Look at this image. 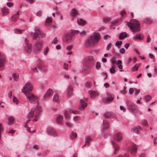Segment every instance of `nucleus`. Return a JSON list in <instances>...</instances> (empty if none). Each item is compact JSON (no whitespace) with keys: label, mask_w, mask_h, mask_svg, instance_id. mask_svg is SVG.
Here are the masks:
<instances>
[{"label":"nucleus","mask_w":157,"mask_h":157,"mask_svg":"<svg viewBox=\"0 0 157 157\" xmlns=\"http://www.w3.org/2000/svg\"><path fill=\"white\" fill-rule=\"evenodd\" d=\"M111 143H112L113 146L114 147V149H115V151L114 152V153L115 154H116V151H117L119 148V146L117 144L115 143L114 142V141H112Z\"/></svg>","instance_id":"nucleus-21"},{"label":"nucleus","mask_w":157,"mask_h":157,"mask_svg":"<svg viewBox=\"0 0 157 157\" xmlns=\"http://www.w3.org/2000/svg\"><path fill=\"white\" fill-rule=\"evenodd\" d=\"M72 86H70L68 87L67 90V94L68 96H70L72 94Z\"/></svg>","instance_id":"nucleus-38"},{"label":"nucleus","mask_w":157,"mask_h":157,"mask_svg":"<svg viewBox=\"0 0 157 157\" xmlns=\"http://www.w3.org/2000/svg\"><path fill=\"white\" fill-rule=\"evenodd\" d=\"M90 94L91 97H96L98 95V93L97 92L94 91H91Z\"/></svg>","instance_id":"nucleus-28"},{"label":"nucleus","mask_w":157,"mask_h":157,"mask_svg":"<svg viewBox=\"0 0 157 157\" xmlns=\"http://www.w3.org/2000/svg\"><path fill=\"white\" fill-rule=\"evenodd\" d=\"M68 64L66 63H64V68L66 70H68Z\"/></svg>","instance_id":"nucleus-58"},{"label":"nucleus","mask_w":157,"mask_h":157,"mask_svg":"<svg viewBox=\"0 0 157 157\" xmlns=\"http://www.w3.org/2000/svg\"><path fill=\"white\" fill-rule=\"evenodd\" d=\"M25 50L28 53H30L32 51V45L30 44H28L25 47Z\"/></svg>","instance_id":"nucleus-15"},{"label":"nucleus","mask_w":157,"mask_h":157,"mask_svg":"<svg viewBox=\"0 0 157 157\" xmlns=\"http://www.w3.org/2000/svg\"><path fill=\"white\" fill-rule=\"evenodd\" d=\"M35 32L31 33V36L34 39L37 37L39 38L45 37V35L41 32L37 27H36L34 29Z\"/></svg>","instance_id":"nucleus-4"},{"label":"nucleus","mask_w":157,"mask_h":157,"mask_svg":"<svg viewBox=\"0 0 157 157\" xmlns=\"http://www.w3.org/2000/svg\"><path fill=\"white\" fill-rule=\"evenodd\" d=\"M77 135L76 133L72 132L70 136V138L71 139H75L77 136Z\"/></svg>","instance_id":"nucleus-34"},{"label":"nucleus","mask_w":157,"mask_h":157,"mask_svg":"<svg viewBox=\"0 0 157 157\" xmlns=\"http://www.w3.org/2000/svg\"><path fill=\"white\" fill-rule=\"evenodd\" d=\"M149 58H150L151 59H153V61H155V60L154 59V57L153 55L151 54H149Z\"/></svg>","instance_id":"nucleus-60"},{"label":"nucleus","mask_w":157,"mask_h":157,"mask_svg":"<svg viewBox=\"0 0 157 157\" xmlns=\"http://www.w3.org/2000/svg\"><path fill=\"white\" fill-rule=\"evenodd\" d=\"M48 130L49 134L52 135H56L55 132L52 128H49Z\"/></svg>","instance_id":"nucleus-29"},{"label":"nucleus","mask_w":157,"mask_h":157,"mask_svg":"<svg viewBox=\"0 0 157 157\" xmlns=\"http://www.w3.org/2000/svg\"><path fill=\"white\" fill-rule=\"evenodd\" d=\"M13 102L15 103L16 104H18L19 102V101L17 98L15 97H14L13 98Z\"/></svg>","instance_id":"nucleus-44"},{"label":"nucleus","mask_w":157,"mask_h":157,"mask_svg":"<svg viewBox=\"0 0 157 157\" xmlns=\"http://www.w3.org/2000/svg\"><path fill=\"white\" fill-rule=\"evenodd\" d=\"M53 100L54 101L59 103V98L58 95L57 94H55L54 96Z\"/></svg>","instance_id":"nucleus-27"},{"label":"nucleus","mask_w":157,"mask_h":157,"mask_svg":"<svg viewBox=\"0 0 157 157\" xmlns=\"http://www.w3.org/2000/svg\"><path fill=\"white\" fill-rule=\"evenodd\" d=\"M141 124L142 125L144 126H146L148 125L147 121V120L145 119L141 121Z\"/></svg>","instance_id":"nucleus-42"},{"label":"nucleus","mask_w":157,"mask_h":157,"mask_svg":"<svg viewBox=\"0 0 157 157\" xmlns=\"http://www.w3.org/2000/svg\"><path fill=\"white\" fill-rule=\"evenodd\" d=\"M41 12L40 11H39L36 12V14L38 16H40L41 14Z\"/></svg>","instance_id":"nucleus-64"},{"label":"nucleus","mask_w":157,"mask_h":157,"mask_svg":"<svg viewBox=\"0 0 157 157\" xmlns=\"http://www.w3.org/2000/svg\"><path fill=\"white\" fill-rule=\"evenodd\" d=\"M14 118L12 116H10L8 118V124L9 125L12 124L14 121Z\"/></svg>","instance_id":"nucleus-30"},{"label":"nucleus","mask_w":157,"mask_h":157,"mask_svg":"<svg viewBox=\"0 0 157 157\" xmlns=\"http://www.w3.org/2000/svg\"><path fill=\"white\" fill-rule=\"evenodd\" d=\"M143 38V36L141 33H138L136 35L134 38V39L135 40L139 39L142 40Z\"/></svg>","instance_id":"nucleus-20"},{"label":"nucleus","mask_w":157,"mask_h":157,"mask_svg":"<svg viewBox=\"0 0 157 157\" xmlns=\"http://www.w3.org/2000/svg\"><path fill=\"white\" fill-rule=\"evenodd\" d=\"M114 98L113 95L110 94L109 95V97L104 98L103 99L104 102L105 103H109L112 101Z\"/></svg>","instance_id":"nucleus-13"},{"label":"nucleus","mask_w":157,"mask_h":157,"mask_svg":"<svg viewBox=\"0 0 157 157\" xmlns=\"http://www.w3.org/2000/svg\"><path fill=\"white\" fill-rule=\"evenodd\" d=\"M122 139V136L121 133H117L115 134L113 136L114 140L117 142H120Z\"/></svg>","instance_id":"nucleus-10"},{"label":"nucleus","mask_w":157,"mask_h":157,"mask_svg":"<svg viewBox=\"0 0 157 157\" xmlns=\"http://www.w3.org/2000/svg\"><path fill=\"white\" fill-rule=\"evenodd\" d=\"M128 26L132 32L136 33L140 31V24L137 20L132 19L127 22Z\"/></svg>","instance_id":"nucleus-1"},{"label":"nucleus","mask_w":157,"mask_h":157,"mask_svg":"<svg viewBox=\"0 0 157 157\" xmlns=\"http://www.w3.org/2000/svg\"><path fill=\"white\" fill-rule=\"evenodd\" d=\"M126 89L125 87L124 86L122 90H121L122 92L123 93V94H125L126 93Z\"/></svg>","instance_id":"nucleus-57"},{"label":"nucleus","mask_w":157,"mask_h":157,"mask_svg":"<svg viewBox=\"0 0 157 157\" xmlns=\"http://www.w3.org/2000/svg\"><path fill=\"white\" fill-rule=\"evenodd\" d=\"M58 40L55 37L54 38L52 42V43L55 44H56L57 43Z\"/></svg>","instance_id":"nucleus-50"},{"label":"nucleus","mask_w":157,"mask_h":157,"mask_svg":"<svg viewBox=\"0 0 157 157\" xmlns=\"http://www.w3.org/2000/svg\"><path fill=\"white\" fill-rule=\"evenodd\" d=\"M119 52L121 54H123L124 53L125 50L124 48H121L120 49Z\"/></svg>","instance_id":"nucleus-51"},{"label":"nucleus","mask_w":157,"mask_h":157,"mask_svg":"<svg viewBox=\"0 0 157 157\" xmlns=\"http://www.w3.org/2000/svg\"><path fill=\"white\" fill-rule=\"evenodd\" d=\"M25 95L27 98L30 103H33L35 101H37V97L34 95L32 92L27 93L25 92Z\"/></svg>","instance_id":"nucleus-5"},{"label":"nucleus","mask_w":157,"mask_h":157,"mask_svg":"<svg viewBox=\"0 0 157 157\" xmlns=\"http://www.w3.org/2000/svg\"><path fill=\"white\" fill-rule=\"evenodd\" d=\"M2 13L4 16L8 15L10 12V10L6 7H4L1 9Z\"/></svg>","instance_id":"nucleus-14"},{"label":"nucleus","mask_w":157,"mask_h":157,"mask_svg":"<svg viewBox=\"0 0 157 157\" xmlns=\"http://www.w3.org/2000/svg\"><path fill=\"white\" fill-rule=\"evenodd\" d=\"M53 93V90L51 89H49L47 91L45 94L44 96V98L46 99L52 95Z\"/></svg>","instance_id":"nucleus-11"},{"label":"nucleus","mask_w":157,"mask_h":157,"mask_svg":"<svg viewBox=\"0 0 157 157\" xmlns=\"http://www.w3.org/2000/svg\"><path fill=\"white\" fill-rule=\"evenodd\" d=\"M86 32L85 31H82L80 33V35L81 36H84L86 35Z\"/></svg>","instance_id":"nucleus-55"},{"label":"nucleus","mask_w":157,"mask_h":157,"mask_svg":"<svg viewBox=\"0 0 157 157\" xmlns=\"http://www.w3.org/2000/svg\"><path fill=\"white\" fill-rule=\"evenodd\" d=\"M5 58L4 57L0 59V70H2L3 68Z\"/></svg>","instance_id":"nucleus-18"},{"label":"nucleus","mask_w":157,"mask_h":157,"mask_svg":"<svg viewBox=\"0 0 157 157\" xmlns=\"http://www.w3.org/2000/svg\"><path fill=\"white\" fill-rule=\"evenodd\" d=\"M111 18L110 17H105L103 18V21L105 23H106L108 22Z\"/></svg>","instance_id":"nucleus-41"},{"label":"nucleus","mask_w":157,"mask_h":157,"mask_svg":"<svg viewBox=\"0 0 157 157\" xmlns=\"http://www.w3.org/2000/svg\"><path fill=\"white\" fill-rule=\"evenodd\" d=\"M122 44V41H117L116 43V45L117 46H120Z\"/></svg>","instance_id":"nucleus-52"},{"label":"nucleus","mask_w":157,"mask_h":157,"mask_svg":"<svg viewBox=\"0 0 157 157\" xmlns=\"http://www.w3.org/2000/svg\"><path fill=\"white\" fill-rule=\"evenodd\" d=\"M103 129L104 130L108 128H109V123L106 120L103 121Z\"/></svg>","instance_id":"nucleus-17"},{"label":"nucleus","mask_w":157,"mask_h":157,"mask_svg":"<svg viewBox=\"0 0 157 157\" xmlns=\"http://www.w3.org/2000/svg\"><path fill=\"white\" fill-rule=\"evenodd\" d=\"M72 34L70 33H67L63 36V40L66 42L70 41L72 39Z\"/></svg>","instance_id":"nucleus-9"},{"label":"nucleus","mask_w":157,"mask_h":157,"mask_svg":"<svg viewBox=\"0 0 157 157\" xmlns=\"http://www.w3.org/2000/svg\"><path fill=\"white\" fill-rule=\"evenodd\" d=\"M33 149H34L36 150H38L39 149V146L38 145H34L33 147Z\"/></svg>","instance_id":"nucleus-63"},{"label":"nucleus","mask_w":157,"mask_h":157,"mask_svg":"<svg viewBox=\"0 0 157 157\" xmlns=\"http://www.w3.org/2000/svg\"><path fill=\"white\" fill-rule=\"evenodd\" d=\"M72 45H68L66 47V49L67 50H70L73 48Z\"/></svg>","instance_id":"nucleus-54"},{"label":"nucleus","mask_w":157,"mask_h":157,"mask_svg":"<svg viewBox=\"0 0 157 157\" xmlns=\"http://www.w3.org/2000/svg\"><path fill=\"white\" fill-rule=\"evenodd\" d=\"M110 71L112 74L116 72L115 68H113V67H111L110 69Z\"/></svg>","instance_id":"nucleus-48"},{"label":"nucleus","mask_w":157,"mask_h":157,"mask_svg":"<svg viewBox=\"0 0 157 157\" xmlns=\"http://www.w3.org/2000/svg\"><path fill=\"white\" fill-rule=\"evenodd\" d=\"M100 38V34L98 33H94L93 34L86 40L85 43L86 46L89 47L93 45L97 42Z\"/></svg>","instance_id":"nucleus-2"},{"label":"nucleus","mask_w":157,"mask_h":157,"mask_svg":"<svg viewBox=\"0 0 157 157\" xmlns=\"http://www.w3.org/2000/svg\"><path fill=\"white\" fill-rule=\"evenodd\" d=\"M77 22L78 24L81 25H84L86 23V22L82 19H78Z\"/></svg>","instance_id":"nucleus-22"},{"label":"nucleus","mask_w":157,"mask_h":157,"mask_svg":"<svg viewBox=\"0 0 157 157\" xmlns=\"http://www.w3.org/2000/svg\"><path fill=\"white\" fill-rule=\"evenodd\" d=\"M127 36V34L125 32L121 33L119 36V38L121 40H122L125 38Z\"/></svg>","instance_id":"nucleus-25"},{"label":"nucleus","mask_w":157,"mask_h":157,"mask_svg":"<svg viewBox=\"0 0 157 157\" xmlns=\"http://www.w3.org/2000/svg\"><path fill=\"white\" fill-rule=\"evenodd\" d=\"M12 76L14 81H17L18 79V74L17 73H14L13 74Z\"/></svg>","instance_id":"nucleus-35"},{"label":"nucleus","mask_w":157,"mask_h":157,"mask_svg":"<svg viewBox=\"0 0 157 157\" xmlns=\"http://www.w3.org/2000/svg\"><path fill=\"white\" fill-rule=\"evenodd\" d=\"M117 157H129V156L128 154H125L123 155H119Z\"/></svg>","instance_id":"nucleus-49"},{"label":"nucleus","mask_w":157,"mask_h":157,"mask_svg":"<svg viewBox=\"0 0 157 157\" xmlns=\"http://www.w3.org/2000/svg\"><path fill=\"white\" fill-rule=\"evenodd\" d=\"M37 104L36 108L35 109L32 108L27 115V117L29 118H31L35 115V119H33V121H37L36 118L39 117L41 111V108L38 105V103Z\"/></svg>","instance_id":"nucleus-3"},{"label":"nucleus","mask_w":157,"mask_h":157,"mask_svg":"<svg viewBox=\"0 0 157 157\" xmlns=\"http://www.w3.org/2000/svg\"><path fill=\"white\" fill-rule=\"evenodd\" d=\"M64 114L66 119L68 120L70 119V114L67 110H65L64 111Z\"/></svg>","instance_id":"nucleus-33"},{"label":"nucleus","mask_w":157,"mask_h":157,"mask_svg":"<svg viewBox=\"0 0 157 157\" xmlns=\"http://www.w3.org/2000/svg\"><path fill=\"white\" fill-rule=\"evenodd\" d=\"M43 42L42 41H39L36 42L34 45L35 52H39L42 48Z\"/></svg>","instance_id":"nucleus-7"},{"label":"nucleus","mask_w":157,"mask_h":157,"mask_svg":"<svg viewBox=\"0 0 157 157\" xmlns=\"http://www.w3.org/2000/svg\"><path fill=\"white\" fill-rule=\"evenodd\" d=\"M120 109L121 110H122L123 112H125L126 110L125 108L122 106H120Z\"/></svg>","instance_id":"nucleus-62"},{"label":"nucleus","mask_w":157,"mask_h":157,"mask_svg":"<svg viewBox=\"0 0 157 157\" xmlns=\"http://www.w3.org/2000/svg\"><path fill=\"white\" fill-rule=\"evenodd\" d=\"M129 107L130 109H132L133 110H135L136 109V106L133 104L132 103H131L129 105Z\"/></svg>","instance_id":"nucleus-37"},{"label":"nucleus","mask_w":157,"mask_h":157,"mask_svg":"<svg viewBox=\"0 0 157 157\" xmlns=\"http://www.w3.org/2000/svg\"><path fill=\"white\" fill-rule=\"evenodd\" d=\"M112 46V44L111 43H109L108 44L107 47V50H108Z\"/></svg>","instance_id":"nucleus-61"},{"label":"nucleus","mask_w":157,"mask_h":157,"mask_svg":"<svg viewBox=\"0 0 157 157\" xmlns=\"http://www.w3.org/2000/svg\"><path fill=\"white\" fill-rule=\"evenodd\" d=\"M66 124L67 126L69 127H71L72 126V124L69 121H67L66 122Z\"/></svg>","instance_id":"nucleus-47"},{"label":"nucleus","mask_w":157,"mask_h":157,"mask_svg":"<svg viewBox=\"0 0 157 157\" xmlns=\"http://www.w3.org/2000/svg\"><path fill=\"white\" fill-rule=\"evenodd\" d=\"M19 15V12H17L16 14L12 17L11 20L13 22H16L18 18Z\"/></svg>","instance_id":"nucleus-19"},{"label":"nucleus","mask_w":157,"mask_h":157,"mask_svg":"<svg viewBox=\"0 0 157 157\" xmlns=\"http://www.w3.org/2000/svg\"><path fill=\"white\" fill-rule=\"evenodd\" d=\"M87 101V98H84L83 99L80 100V106L79 108L80 109H83L86 107Z\"/></svg>","instance_id":"nucleus-8"},{"label":"nucleus","mask_w":157,"mask_h":157,"mask_svg":"<svg viewBox=\"0 0 157 157\" xmlns=\"http://www.w3.org/2000/svg\"><path fill=\"white\" fill-rule=\"evenodd\" d=\"M144 22L147 24H150L152 22V20L151 19L148 17L145 18L144 20Z\"/></svg>","instance_id":"nucleus-32"},{"label":"nucleus","mask_w":157,"mask_h":157,"mask_svg":"<svg viewBox=\"0 0 157 157\" xmlns=\"http://www.w3.org/2000/svg\"><path fill=\"white\" fill-rule=\"evenodd\" d=\"M140 130V127L138 126H136L133 129V132L135 133H138Z\"/></svg>","instance_id":"nucleus-36"},{"label":"nucleus","mask_w":157,"mask_h":157,"mask_svg":"<svg viewBox=\"0 0 157 157\" xmlns=\"http://www.w3.org/2000/svg\"><path fill=\"white\" fill-rule=\"evenodd\" d=\"M78 12L77 10L73 9L71 11V14L72 16H76L78 15Z\"/></svg>","instance_id":"nucleus-23"},{"label":"nucleus","mask_w":157,"mask_h":157,"mask_svg":"<svg viewBox=\"0 0 157 157\" xmlns=\"http://www.w3.org/2000/svg\"><path fill=\"white\" fill-rule=\"evenodd\" d=\"M33 90V86L30 83H27L21 90V91L25 94V92L27 93L31 92Z\"/></svg>","instance_id":"nucleus-6"},{"label":"nucleus","mask_w":157,"mask_h":157,"mask_svg":"<svg viewBox=\"0 0 157 157\" xmlns=\"http://www.w3.org/2000/svg\"><path fill=\"white\" fill-rule=\"evenodd\" d=\"M6 5L8 7H11L13 6V3L12 2H7Z\"/></svg>","instance_id":"nucleus-53"},{"label":"nucleus","mask_w":157,"mask_h":157,"mask_svg":"<svg viewBox=\"0 0 157 157\" xmlns=\"http://www.w3.org/2000/svg\"><path fill=\"white\" fill-rule=\"evenodd\" d=\"M110 61L113 64H115L116 63H117V61L116 60V59L115 57H112L111 58Z\"/></svg>","instance_id":"nucleus-43"},{"label":"nucleus","mask_w":157,"mask_h":157,"mask_svg":"<svg viewBox=\"0 0 157 157\" xmlns=\"http://www.w3.org/2000/svg\"><path fill=\"white\" fill-rule=\"evenodd\" d=\"M113 115V113L111 112H107L104 114V116L106 118H109Z\"/></svg>","instance_id":"nucleus-24"},{"label":"nucleus","mask_w":157,"mask_h":157,"mask_svg":"<svg viewBox=\"0 0 157 157\" xmlns=\"http://www.w3.org/2000/svg\"><path fill=\"white\" fill-rule=\"evenodd\" d=\"M139 66H137V64L133 67V71H137L138 69V67Z\"/></svg>","instance_id":"nucleus-46"},{"label":"nucleus","mask_w":157,"mask_h":157,"mask_svg":"<svg viewBox=\"0 0 157 157\" xmlns=\"http://www.w3.org/2000/svg\"><path fill=\"white\" fill-rule=\"evenodd\" d=\"M91 140L92 139L90 136H86L85 138L86 144H85L84 146H85L86 144H88V145H89L90 144L89 141Z\"/></svg>","instance_id":"nucleus-26"},{"label":"nucleus","mask_w":157,"mask_h":157,"mask_svg":"<svg viewBox=\"0 0 157 157\" xmlns=\"http://www.w3.org/2000/svg\"><path fill=\"white\" fill-rule=\"evenodd\" d=\"M134 90L132 88H130L129 90V94H132L133 93Z\"/></svg>","instance_id":"nucleus-56"},{"label":"nucleus","mask_w":157,"mask_h":157,"mask_svg":"<svg viewBox=\"0 0 157 157\" xmlns=\"http://www.w3.org/2000/svg\"><path fill=\"white\" fill-rule=\"evenodd\" d=\"M137 151V147L135 144L132 145L131 149V153L133 155H134L136 153Z\"/></svg>","instance_id":"nucleus-16"},{"label":"nucleus","mask_w":157,"mask_h":157,"mask_svg":"<svg viewBox=\"0 0 157 157\" xmlns=\"http://www.w3.org/2000/svg\"><path fill=\"white\" fill-rule=\"evenodd\" d=\"M52 21V19L50 17L48 18L45 21V25L47 26H48L50 24H51Z\"/></svg>","instance_id":"nucleus-31"},{"label":"nucleus","mask_w":157,"mask_h":157,"mask_svg":"<svg viewBox=\"0 0 157 157\" xmlns=\"http://www.w3.org/2000/svg\"><path fill=\"white\" fill-rule=\"evenodd\" d=\"M151 97L150 95H147L144 97L145 100L146 102H147L150 101L151 99Z\"/></svg>","instance_id":"nucleus-39"},{"label":"nucleus","mask_w":157,"mask_h":157,"mask_svg":"<svg viewBox=\"0 0 157 157\" xmlns=\"http://www.w3.org/2000/svg\"><path fill=\"white\" fill-rule=\"evenodd\" d=\"M49 51V48L48 47L46 48V50L44 51V54L45 55H46L47 54V53Z\"/></svg>","instance_id":"nucleus-59"},{"label":"nucleus","mask_w":157,"mask_h":157,"mask_svg":"<svg viewBox=\"0 0 157 157\" xmlns=\"http://www.w3.org/2000/svg\"><path fill=\"white\" fill-rule=\"evenodd\" d=\"M24 30H21L19 29H14V32L16 34H21Z\"/></svg>","instance_id":"nucleus-40"},{"label":"nucleus","mask_w":157,"mask_h":157,"mask_svg":"<svg viewBox=\"0 0 157 157\" xmlns=\"http://www.w3.org/2000/svg\"><path fill=\"white\" fill-rule=\"evenodd\" d=\"M101 67V65L100 63L97 62L96 63V68L97 69L100 68Z\"/></svg>","instance_id":"nucleus-45"},{"label":"nucleus","mask_w":157,"mask_h":157,"mask_svg":"<svg viewBox=\"0 0 157 157\" xmlns=\"http://www.w3.org/2000/svg\"><path fill=\"white\" fill-rule=\"evenodd\" d=\"M63 115H58L56 118V121L58 124H61L63 122Z\"/></svg>","instance_id":"nucleus-12"}]
</instances>
